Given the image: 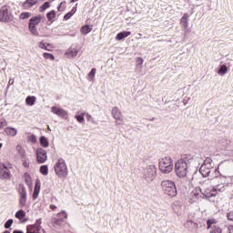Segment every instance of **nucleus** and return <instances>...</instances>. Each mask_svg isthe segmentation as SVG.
<instances>
[{
  "instance_id": "28",
  "label": "nucleus",
  "mask_w": 233,
  "mask_h": 233,
  "mask_svg": "<svg viewBox=\"0 0 233 233\" xmlns=\"http://www.w3.org/2000/svg\"><path fill=\"white\" fill-rule=\"evenodd\" d=\"M40 146L44 148H46L49 147V141L46 138V137L45 136L40 137Z\"/></svg>"
},
{
  "instance_id": "6",
  "label": "nucleus",
  "mask_w": 233,
  "mask_h": 233,
  "mask_svg": "<svg viewBox=\"0 0 233 233\" xmlns=\"http://www.w3.org/2000/svg\"><path fill=\"white\" fill-rule=\"evenodd\" d=\"M173 168L174 163L172 157H165L159 159V169L162 174H169L173 171Z\"/></svg>"
},
{
  "instance_id": "57",
  "label": "nucleus",
  "mask_w": 233,
  "mask_h": 233,
  "mask_svg": "<svg viewBox=\"0 0 233 233\" xmlns=\"http://www.w3.org/2000/svg\"><path fill=\"white\" fill-rule=\"evenodd\" d=\"M229 187H230L229 193L233 196V184H230Z\"/></svg>"
},
{
  "instance_id": "51",
  "label": "nucleus",
  "mask_w": 233,
  "mask_h": 233,
  "mask_svg": "<svg viewBox=\"0 0 233 233\" xmlns=\"http://www.w3.org/2000/svg\"><path fill=\"white\" fill-rule=\"evenodd\" d=\"M65 5H66V2H62V3H60V4L58 5V7H57L58 12L65 11V9H66Z\"/></svg>"
},
{
  "instance_id": "11",
  "label": "nucleus",
  "mask_w": 233,
  "mask_h": 233,
  "mask_svg": "<svg viewBox=\"0 0 233 233\" xmlns=\"http://www.w3.org/2000/svg\"><path fill=\"white\" fill-rule=\"evenodd\" d=\"M51 112L56 114V116H58L59 117H62V119H67L68 114L67 111L61 107H56V106H54L51 107Z\"/></svg>"
},
{
  "instance_id": "8",
  "label": "nucleus",
  "mask_w": 233,
  "mask_h": 233,
  "mask_svg": "<svg viewBox=\"0 0 233 233\" xmlns=\"http://www.w3.org/2000/svg\"><path fill=\"white\" fill-rule=\"evenodd\" d=\"M112 116L116 120V126H121L124 123V117L122 115V111L118 107H114L111 110Z\"/></svg>"
},
{
  "instance_id": "29",
  "label": "nucleus",
  "mask_w": 233,
  "mask_h": 233,
  "mask_svg": "<svg viewBox=\"0 0 233 233\" xmlns=\"http://www.w3.org/2000/svg\"><path fill=\"white\" fill-rule=\"evenodd\" d=\"M27 202V195L19 197V208H24Z\"/></svg>"
},
{
  "instance_id": "22",
  "label": "nucleus",
  "mask_w": 233,
  "mask_h": 233,
  "mask_svg": "<svg viewBox=\"0 0 233 233\" xmlns=\"http://www.w3.org/2000/svg\"><path fill=\"white\" fill-rule=\"evenodd\" d=\"M29 32L32 33L35 36H39V32L36 28V25H34L32 22L29 21Z\"/></svg>"
},
{
  "instance_id": "2",
  "label": "nucleus",
  "mask_w": 233,
  "mask_h": 233,
  "mask_svg": "<svg viewBox=\"0 0 233 233\" xmlns=\"http://www.w3.org/2000/svg\"><path fill=\"white\" fill-rule=\"evenodd\" d=\"M215 170H217V168L214 167L212 159L208 157L200 167L199 173L203 176V177H208V176H210V177L213 178L212 176H215Z\"/></svg>"
},
{
  "instance_id": "55",
  "label": "nucleus",
  "mask_w": 233,
  "mask_h": 233,
  "mask_svg": "<svg viewBox=\"0 0 233 233\" xmlns=\"http://www.w3.org/2000/svg\"><path fill=\"white\" fill-rule=\"evenodd\" d=\"M137 63H138L139 65H142L144 63V60L142 59V57H137Z\"/></svg>"
},
{
  "instance_id": "41",
  "label": "nucleus",
  "mask_w": 233,
  "mask_h": 233,
  "mask_svg": "<svg viewBox=\"0 0 233 233\" xmlns=\"http://www.w3.org/2000/svg\"><path fill=\"white\" fill-rule=\"evenodd\" d=\"M15 218L18 219L25 218V211H24L23 209L16 211Z\"/></svg>"
},
{
  "instance_id": "64",
  "label": "nucleus",
  "mask_w": 233,
  "mask_h": 233,
  "mask_svg": "<svg viewBox=\"0 0 233 233\" xmlns=\"http://www.w3.org/2000/svg\"><path fill=\"white\" fill-rule=\"evenodd\" d=\"M231 181L233 182V176L231 177Z\"/></svg>"
},
{
  "instance_id": "15",
  "label": "nucleus",
  "mask_w": 233,
  "mask_h": 233,
  "mask_svg": "<svg viewBox=\"0 0 233 233\" xmlns=\"http://www.w3.org/2000/svg\"><path fill=\"white\" fill-rule=\"evenodd\" d=\"M33 25H37L40 23H44L45 21H46V18L45 15H36V16H33L30 18L29 20Z\"/></svg>"
},
{
  "instance_id": "18",
  "label": "nucleus",
  "mask_w": 233,
  "mask_h": 233,
  "mask_svg": "<svg viewBox=\"0 0 233 233\" xmlns=\"http://www.w3.org/2000/svg\"><path fill=\"white\" fill-rule=\"evenodd\" d=\"M77 54H78V49L73 46L68 48L67 51L66 52V56L71 58H75V56H76Z\"/></svg>"
},
{
  "instance_id": "23",
  "label": "nucleus",
  "mask_w": 233,
  "mask_h": 233,
  "mask_svg": "<svg viewBox=\"0 0 233 233\" xmlns=\"http://www.w3.org/2000/svg\"><path fill=\"white\" fill-rule=\"evenodd\" d=\"M5 132L8 136H12L13 137H15L17 135V130L15 127H5Z\"/></svg>"
},
{
  "instance_id": "54",
  "label": "nucleus",
  "mask_w": 233,
  "mask_h": 233,
  "mask_svg": "<svg viewBox=\"0 0 233 233\" xmlns=\"http://www.w3.org/2000/svg\"><path fill=\"white\" fill-rule=\"evenodd\" d=\"M227 218H228L229 221H233V211L228 212V214H227Z\"/></svg>"
},
{
  "instance_id": "43",
  "label": "nucleus",
  "mask_w": 233,
  "mask_h": 233,
  "mask_svg": "<svg viewBox=\"0 0 233 233\" xmlns=\"http://www.w3.org/2000/svg\"><path fill=\"white\" fill-rule=\"evenodd\" d=\"M40 173L44 176L48 175V166L44 165L40 167Z\"/></svg>"
},
{
  "instance_id": "39",
  "label": "nucleus",
  "mask_w": 233,
  "mask_h": 233,
  "mask_svg": "<svg viewBox=\"0 0 233 233\" xmlns=\"http://www.w3.org/2000/svg\"><path fill=\"white\" fill-rule=\"evenodd\" d=\"M210 233H222V228L218 225H213Z\"/></svg>"
},
{
  "instance_id": "10",
  "label": "nucleus",
  "mask_w": 233,
  "mask_h": 233,
  "mask_svg": "<svg viewBox=\"0 0 233 233\" xmlns=\"http://www.w3.org/2000/svg\"><path fill=\"white\" fill-rule=\"evenodd\" d=\"M47 160V153L42 147L36 148V162L38 164H45Z\"/></svg>"
},
{
  "instance_id": "26",
  "label": "nucleus",
  "mask_w": 233,
  "mask_h": 233,
  "mask_svg": "<svg viewBox=\"0 0 233 233\" xmlns=\"http://www.w3.org/2000/svg\"><path fill=\"white\" fill-rule=\"evenodd\" d=\"M37 2H34V0H25V3H23L24 9H30V7L36 5Z\"/></svg>"
},
{
  "instance_id": "45",
  "label": "nucleus",
  "mask_w": 233,
  "mask_h": 233,
  "mask_svg": "<svg viewBox=\"0 0 233 233\" xmlns=\"http://www.w3.org/2000/svg\"><path fill=\"white\" fill-rule=\"evenodd\" d=\"M29 16H31V13L23 12V13H21V15H19V18L22 19V20H25V19H28Z\"/></svg>"
},
{
  "instance_id": "4",
  "label": "nucleus",
  "mask_w": 233,
  "mask_h": 233,
  "mask_svg": "<svg viewBox=\"0 0 233 233\" xmlns=\"http://www.w3.org/2000/svg\"><path fill=\"white\" fill-rule=\"evenodd\" d=\"M54 168L58 178L65 179L67 177L68 169L65 158H58V161L55 164Z\"/></svg>"
},
{
  "instance_id": "56",
  "label": "nucleus",
  "mask_w": 233,
  "mask_h": 233,
  "mask_svg": "<svg viewBox=\"0 0 233 233\" xmlns=\"http://www.w3.org/2000/svg\"><path fill=\"white\" fill-rule=\"evenodd\" d=\"M30 139H31V142H33V143H35V142H36V138H35V135H32V136L30 137Z\"/></svg>"
},
{
  "instance_id": "3",
  "label": "nucleus",
  "mask_w": 233,
  "mask_h": 233,
  "mask_svg": "<svg viewBox=\"0 0 233 233\" xmlns=\"http://www.w3.org/2000/svg\"><path fill=\"white\" fill-rule=\"evenodd\" d=\"M161 188L165 195L175 198L177 195V190L176 187V183L173 180H163L161 181Z\"/></svg>"
},
{
  "instance_id": "30",
  "label": "nucleus",
  "mask_w": 233,
  "mask_h": 233,
  "mask_svg": "<svg viewBox=\"0 0 233 233\" xmlns=\"http://www.w3.org/2000/svg\"><path fill=\"white\" fill-rule=\"evenodd\" d=\"M228 66H227L226 65H222V66H219V69H218V74L219 76H224L225 74L228 73Z\"/></svg>"
},
{
  "instance_id": "5",
  "label": "nucleus",
  "mask_w": 233,
  "mask_h": 233,
  "mask_svg": "<svg viewBox=\"0 0 233 233\" xmlns=\"http://www.w3.org/2000/svg\"><path fill=\"white\" fill-rule=\"evenodd\" d=\"M215 176H211L214 181H218L219 184L215 186L216 196L218 192H224L226 188L228 187V184L225 183L226 178L223 176H220V172L218 169L214 170Z\"/></svg>"
},
{
  "instance_id": "20",
  "label": "nucleus",
  "mask_w": 233,
  "mask_h": 233,
  "mask_svg": "<svg viewBox=\"0 0 233 233\" xmlns=\"http://www.w3.org/2000/svg\"><path fill=\"white\" fill-rule=\"evenodd\" d=\"M185 227L187 228L189 230H197L198 228V224L195 223L193 220H187L185 224Z\"/></svg>"
},
{
  "instance_id": "38",
  "label": "nucleus",
  "mask_w": 233,
  "mask_h": 233,
  "mask_svg": "<svg viewBox=\"0 0 233 233\" xmlns=\"http://www.w3.org/2000/svg\"><path fill=\"white\" fill-rule=\"evenodd\" d=\"M42 219L41 218H38L35 220V223L33 225L35 226V228H36V231H41L42 230Z\"/></svg>"
},
{
  "instance_id": "32",
  "label": "nucleus",
  "mask_w": 233,
  "mask_h": 233,
  "mask_svg": "<svg viewBox=\"0 0 233 233\" xmlns=\"http://www.w3.org/2000/svg\"><path fill=\"white\" fill-rule=\"evenodd\" d=\"M96 68H93L89 71V74L87 75V80L92 82L95 80V77H96Z\"/></svg>"
},
{
  "instance_id": "44",
  "label": "nucleus",
  "mask_w": 233,
  "mask_h": 233,
  "mask_svg": "<svg viewBox=\"0 0 233 233\" xmlns=\"http://www.w3.org/2000/svg\"><path fill=\"white\" fill-rule=\"evenodd\" d=\"M48 7H50V3L49 2H45L39 8L40 12H44L46 9H48Z\"/></svg>"
},
{
  "instance_id": "12",
  "label": "nucleus",
  "mask_w": 233,
  "mask_h": 233,
  "mask_svg": "<svg viewBox=\"0 0 233 233\" xmlns=\"http://www.w3.org/2000/svg\"><path fill=\"white\" fill-rule=\"evenodd\" d=\"M189 15L187 13H185L184 15L180 18V25L185 30V35H187V33L189 32L188 25H189Z\"/></svg>"
},
{
  "instance_id": "61",
  "label": "nucleus",
  "mask_w": 233,
  "mask_h": 233,
  "mask_svg": "<svg viewBox=\"0 0 233 233\" xmlns=\"http://www.w3.org/2000/svg\"><path fill=\"white\" fill-rule=\"evenodd\" d=\"M14 83H15V79H9V85H14Z\"/></svg>"
},
{
  "instance_id": "14",
  "label": "nucleus",
  "mask_w": 233,
  "mask_h": 233,
  "mask_svg": "<svg viewBox=\"0 0 233 233\" xmlns=\"http://www.w3.org/2000/svg\"><path fill=\"white\" fill-rule=\"evenodd\" d=\"M57 218H58L55 221V224H56V226H61V224L65 222V219L67 218V214L65 210H62L58 213Z\"/></svg>"
},
{
  "instance_id": "1",
  "label": "nucleus",
  "mask_w": 233,
  "mask_h": 233,
  "mask_svg": "<svg viewBox=\"0 0 233 233\" xmlns=\"http://www.w3.org/2000/svg\"><path fill=\"white\" fill-rule=\"evenodd\" d=\"M195 157L191 154H184L175 164V172L177 177L183 178L188 174V167L194 162Z\"/></svg>"
},
{
  "instance_id": "58",
  "label": "nucleus",
  "mask_w": 233,
  "mask_h": 233,
  "mask_svg": "<svg viewBox=\"0 0 233 233\" xmlns=\"http://www.w3.org/2000/svg\"><path fill=\"white\" fill-rule=\"evenodd\" d=\"M50 208H51L52 210H56V209L57 208V207L55 206V204H51Z\"/></svg>"
},
{
  "instance_id": "13",
  "label": "nucleus",
  "mask_w": 233,
  "mask_h": 233,
  "mask_svg": "<svg viewBox=\"0 0 233 233\" xmlns=\"http://www.w3.org/2000/svg\"><path fill=\"white\" fill-rule=\"evenodd\" d=\"M203 196L207 198H210L217 196V189L213 186H208L207 188L203 189Z\"/></svg>"
},
{
  "instance_id": "25",
  "label": "nucleus",
  "mask_w": 233,
  "mask_h": 233,
  "mask_svg": "<svg viewBox=\"0 0 233 233\" xmlns=\"http://www.w3.org/2000/svg\"><path fill=\"white\" fill-rule=\"evenodd\" d=\"M77 11V4H76V6H74L70 12L66 13V15H65L64 19L65 20H69L71 18V16H73Z\"/></svg>"
},
{
  "instance_id": "40",
  "label": "nucleus",
  "mask_w": 233,
  "mask_h": 233,
  "mask_svg": "<svg viewBox=\"0 0 233 233\" xmlns=\"http://www.w3.org/2000/svg\"><path fill=\"white\" fill-rule=\"evenodd\" d=\"M16 150L18 151L19 156L21 157V159H23V157L25 156V150L24 148H22V146H20V145L16 146Z\"/></svg>"
},
{
  "instance_id": "49",
  "label": "nucleus",
  "mask_w": 233,
  "mask_h": 233,
  "mask_svg": "<svg viewBox=\"0 0 233 233\" xmlns=\"http://www.w3.org/2000/svg\"><path fill=\"white\" fill-rule=\"evenodd\" d=\"M76 119L79 123H84V122H85V116H84V115H76Z\"/></svg>"
},
{
  "instance_id": "17",
  "label": "nucleus",
  "mask_w": 233,
  "mask_h": 233,
  "mask_svg": "<svg viewBox=\"0 0 233 233\" xmlns=\"http://www.w3.org/2000/svg\"><path fill=\"white\" fill-rule=\"evenodd\" d=\"M131 35L130 31H121V33H118L116 36V40L122 41L124 38H127Z\"/></svg>"
},
{
  "instance_id": "53",
  "label": "nucleus",
  "mask_w": 233,
  "mask_h": 233,
  "mask_svg": "<svg viewBox=\"0 0 233 233\" xmlns=\"http://www.w3.org/2000/svg\"><path fill=\"white\" fill-rule=\"evenodd\" d=\"M5 166L6 165L5 163L0 162V177L3 175V171H5Z\"/></svg>"
},
{
  "instance_id": "31",
  "label": "nucleus",
  "mask_w": 233,
  "mask_h": 233,
  "mask_svg": "<svg viewBox=\"0 0 233 233\" xmlns=\"http://www.w3.org/2000/svg\"><path fill=\"white\" fill-rule=\"evenodd\" d=\"M80 32L84 35H86L88 33L92 32V28L90 25H83L82 28L80 29Z\"/></svg>"
},
{
  "instance_id": "52",
  "label": "nucleus",
  "mask_w": 233,
  "mask_h": 233,
  "mask_svg": "<svg viewBox=\"0 0 233 233\" xmlns=\"http://www.w3.org/2000/svg\"><path fill=\"white\" fill-rule=\"evenodd\" d=\"M13 223H14L13 219H8L7 221H5V228H10L11 226L13 225Z\"/></svg>"
},
{
  "instance_id": "7",
  "label": "nucleus",
  "mask_w": 233,
  "mask_h": 233,
  "mask_svg": "<svg viewBox=\"0 0 233 233\" xmlns=\"http://www.w3.org/2000/svg\"><path fill=\"white\" fill-rule=\"evenodd\" d=\"M157 174V167L154 166V164H151L150 166L144 167V169L142 170V178L146 182H153L154 179H156Z\"/></svg>"
},
{
  "instance_id": "34",
  "label": "nucleus",
  "mask_w": 233,
  "mask_h": 233,
  "mask_svg": "<svg viewBox=\"0 0 233 233\" xmlns=\"http://www.w3.org/2000/svg\"><path fill=\"white\" fill-rule=\"evenodd\" d=\"M25 103L29 106H33L35 104V96H26Z\"/></svg>"
},
{
  "instance_id": "47",
  "label": "nucleus",
  "mask_w": 233,
  "mask_h": 233,
  "mask_svg": "<svg viewBox=\"0 0 233 233\" xmlns=\"http://www.w3.org/2000/svg\"><path fill=\"white\" fill-rule=\"evenodd\" d=\"M38 46L40 47V49L48 50V46H50V44L40 42L38 44Z\"/></svg>"
},
{
  "instance_id": "35",
  "label": "nucleus",
  "mask_w": 233,
  "mask_h": 233,
  "mask_svg": "<svg viewBox=\"0 0 233 233\" xmlns=\"http://www.w3.org/2000/svg\"><path fill=\"white\" fill-rule=\"evenodd\" d=\"M216 224H217V220L215 219V218H210V219H208L207 220V226H208V229H209L210 228V230H212V228L214 227V226H216Z\"/></svg>"
},
{
  "instance_id": "21",
  "label": "nucleus",
  "mask_w": 233,
  "mask_h": 233,
  "mask_svg": "<svg viewBox=\"0 0 233 233\" xmlns=\"http://www.w3.org/2000/svg\"><path fill=\"white\" fill-rule=\"evenodd\" d=\"M5 170L3 171L0 178L1 179H11L12 177V173L10 172V170H8V167L5 166Z\"/></svg>"
},
{
  "instance_id": "62",
  "label": "nucleus",
  "mask_w": 233,
  "mask_h": 233,
  "mask_svg": "<svg viewBox=\"0 0 233 233\" xmlns=\"http://www.w3.org/2000/svg\"><path fill=\"white\" fill-rule=\"evenodd\" d=\"M78 0H71V3H75L77 2Z\"/></svg>"
},
{
  "instance_id": "48",
  "label": "nucleus",
  "mask_w": 233,
  "mask_h": 233,
  "mask_svg": "<svg viewBox=\"0 0 233 233\" xmlns=\"http://www.w3.org/2000/svg\"><path fill=\"white\" fill-rule=\"evenodd\" d=\"M44 58L45 59H50V60H55L56 59L54 55H52L51 53H44Z\"/></svg>"
},
{
  "instance_id": "19",
  "label": "nucleus",
  "mask_w": 233,
  "mask_h": 233,
  "mask_svg": "<svg viewBox=\"0 0 233 233\" xmlns=\"http://www.w3.org/2000/svg\"><path fill=\"white\" fill-rule=\"evenodd\" d=\"M40 188H41L40 183L39 181H36L35 185L34 192H33V200H36L37 198L39 197Z\"/></svg>"
},
{
  "instance_id": "16",
  "label": "nucleus",
  "mask_w": 233,
  "mask_h": 233,
  "mask_svg": "<svg viewBox=\"0 0 233 233\" xmlns=\"http://www.w3.org/2000/svg\"><path fill=\"white\" fill-rule=\"evenodd\" d=\"M203 196V190L200 187H195L191 192L193 199H201Z\"/></svg>"
},
{
  "instance_id": "36",
  "label": "nucleus",
  "mask_w": 233,
  "mask_h": 233,
  "mask_svg": "<svg viewBox=\"0 0 233 233\" xmlns=\"http://www.w3.org/2000/svg\"><path fill=\"white\" fill-rule=\"evenodd\" d=\"M21 159H22V162H23V167L25 168H29L30 161H29V158L26 157V155H25Z\"/></svg>"
},
{
  "instance_id": "9",
  "label": "nucleus",
  "mask_w": 233,
  "mask_h": 233,
  "mask_svg": "<svg viewBox=\"0 0 233 233\" xmlns=\"http://www.w3.org/2000/svg\"><path fill=\"white\" fill-rule=\"evenodd\" d=\"M10 21H12V15L8 11V6H3L0 8V22L9 23Z\"/></svg>"
},
{
  "instance_id": "63",
  "label": "nucleus",
  "mask_w": 233,
  "mask_h": 233,
  "mask_svg": "<svg viewBox=\"0 0 233 233\" xmlns=\"http://www.w3.org/2000/svg\"><path fill=\"white\" fill-rule=\"evenodd\" d=\"M3 147V144L0 143V148Z\"/></svg>"
},
{
  "instance_id": "24",
  "label": "nucleus",
  "mask_w": 233,
  "mask_h": 233,
  "mask_svg": "<svg viewBox=\"0 0 233 233\" xmlns=\"http://www.w3.org/2000/svg\"><path fill=\"white\" fill-rule=\"evenodd\" d=\"M172 208L176 214H180L182 210V206L179 201H176L173 203Z\"/></svg>"
},
{
  "instance_id": "46",
  "label": "nucleus",
  "mask_w": 233,
  "mask_h": 233,
  "mask_svg": "<svg viewBox=\"0 0 233 233\" xmlns=\"http://www.w3.org/2000/svg\"><path fill=\"white\" fill-rule=\"evenodd\" d=\"M229 143L230 141L227 139L219 140V144L222 146V149L227 148Z\"/></svg>"
},
{
  "instance_id": "33",
  "label": "nucleus",
  "mask_w": 233,
  "mask_h": 233,
  "mask_svg": "<svg viewBox=\"0 0 233 233\" xmlns=\"http://www.w3.org/2000/svg\"><path fill=\"white\" fill-rule=\"evenodd\" d=\"M83 116H86V119L90 122L93 123V125H97V122L96 121V118H94L92 116V115L88 114V113H84Z\"/></svg>"
},
{
  "instance_id": "59",
  "label": "nucleus",
  "mask_w": 233,
  "mask_h": 233,
  "mask_svg": "<svg viewBox=\"0 0 233 233\" xmlns=\"http://www.w3.org/2000/svg\"><path fill=\"white\" fill-rule=\"evenodd\" d=\"M228 233H233V226H230V227L228 228Z\"/></svg>"
},
{
  "instance_id": "50",
  "label": "nucleus",
  "mask_w": 233,
  "mask_h": 233,
  "mask_svg": "<svg viewBox=\"0 0 233 233\" xmlns=\"http://www.w3.org/2000/svg\"><path fill=\"white\" fill-rule=\"evenodd\" d=\"M8 126V122L6 119H1L0 120V129L5 128V127Z\"/></svg>"
},
{
  "instance_id": "42",
  "label": "nucleus",
  "mask_w": 233,
  "mask_h": 233,
  "mask_svg": "<svg viewBox=\"0 0 233 233\" xmlns=\"http://www.w3.org/2000/svg\"><path fill=\"white\" fill-rule=\"evenodd\" d=\"M56 16V14L54 10L48 12L46 15L47 20H49V21H52L53 19H55Z\"/></svg>"
},
{
  "instance_id": "60",
  "label": "nucleus",
  "mask_w": 233,
  "mask_h": 233,
  "mask_svg": "<svg viewBox=\"0 0 233 233\" xmlns=\"http://www.w3.org/2000/svg\"><path fill=\"white\" fill-rule=\"evenodd\" d=\"M13 233H25V232L21 231L20 229H15V231H13Z\"/></svg>"
},
{
  "instance_id": "37",
  "label": "nucleus",
  "mask_w": 233,
  "mask_h": 233,
  "mask_svg": "<svg viewBox=\"0 0 233 233\" xmlns=\"http://www.w3.org/2000/svg\"><path fill=\"white\" fill-rule=\"evenodd\" d=\"M24 178H25V182L26 183V185L28 187H30V185H32V178L28 172H25L24 174Z\"/></svg>"
},
{
  "instance_id": "27",
  "label": "nucleus",
  "mask_w": 233,
  "mask_h": 233,
  "mask_svg": "<svg viewBox=\"0 0 233 233\" xmlns=\"http://www.w3.org/2000/svg\"><path fill=\"white\" fill-rule=\"evenodd\" d=\"M17 191H18V193H19V197L27 196V192H26V189H25V186L23 185V184H19V185H18Z\"/></svg>"
}]
</instances>
